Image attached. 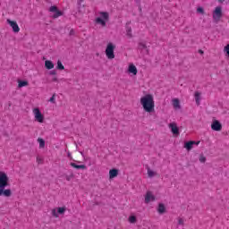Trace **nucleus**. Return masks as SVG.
I'll use <instances>...</instances> for the list:
<instances>
[{
	"label": "nucleus",
	"mask_w": 229,
	"mask_h": 229,
	"mask_svg": "<svg viewBox=\"0 0 229 229\" xmlns=\"http://www.w3.org/2000/svg\"><path fill=\"white\" fill-rule=\"evenodd\" d=\"M8 185H10V178L5 173L0 172V196H5V198L12 196V190L6 189Z\"/></svg>",
	"instance_id": "1"
},
{
	"label": "nucleus",
	"mask_w": 229,
	"mask_h": 229,
	"mask_svg": "<svg viewBox=\"0 0 229 229\" xmlns=\"http://www.w3.org/2000/svg\"><path fill=\"white\" fill-rule=\"evenodd\" d=\"M140 105H142L145 112L151 114L155 112V100L153 99V96L148 94L140 98Z\"/></svg>",
	"instance_id": "2"
},
{
	"label": "nucleus",
	"mask_w": 229,
	"mask_h": 229,
	"mask_svg": "<svg viewBox=\"0 0 229 229\" xmlns=\"http://www.w3.org/2000/svg\"><path fill=\"white\" fill-rule=\"evenodd\" d=\"M114 50L115 45L113 43H108L106 48V56L108 58V60H114V58H115V55L114 54Z\"/></svg>",
	"instance_id": "3"
},
{
	"label": "nucleus",
	"mask_w": 229,
	"mask_h": 229,
	"mask_svg": "<svg viewBox=\"0 0 229 229\" xmlns=\"http://www.w3.org/2000/svg\"><path fill=\"white\" fill-rule=\"evenodd\" d=\"M221 17H223V8H221V6H217L213 12L214 22H219L221 21Z\"/></svg>",
	"instance_id": "4"
},
{
	"label": "nucleus",
	"mask_w": 229,
	"mask_h": 229,
	"mask_svg": "<svg viewBox=\"0 0 229 229\" xmlns=\"http://www.w3.org/2000/svg\"><path fill=\"white\" fill-rule=\"evenodd\" d=\"M33 114L35 116V120L38 121V123H44V114L40 112V109L34 108Z\"/></svg>",
	"instance_id": "5"
},
{
	"label": "nucleus",
	"mask_w": 229,
	"mask_h": 229,
	"mask_svg": "<svg viewBox=\"0 0 229 229\" xmlns=\"http://www.w3.org/2000/svg\"><path fill=\"white\" fill-rule=\"evenodd\" d=\"M211 130H213L214 131H221V130H223V125L219 121L214 120L211 124Z\"/></svg>",
	"instance_id": "6"
},
{
	"label": "nucleus",
	"mask_w": 229,
	"mask_h": 229,
	"mask_svg": "<svg viewBox=\"0 0 229 229\" xmlns=\"http://www.w3.org/2000/svg\"><path fill=\"white\" fill-rule=\"evenodd\" d=\"M7 22L11 26V28L13 29V31L14 33H19V31H21V28H19V25L17 24V21H11L10 19H8Z\"/></svg>",
	"instance_id": "7"
},
{
	"label": "nucleus",
	"mask_w": 229,
	"mask_h": 229,
	"mask_svg": "<svg viewBox=\"0 0 229 229\" xmlns=\"http://www.w3.org/2000/svg\"><path fill=\"white\" fill-rule=\"evenodd\" d=\"M168 126L174 135H180V129L175 123H169Z\"/></svg>",
	"instance_id": "8"
},
{
	"label": "nucleus",
	"mask_w": 229,
	"mask_h": 229,
	"mask_svg": "<svg viewBox=\"0 0 229 229\" xmlns=\"http://www.w3.org/2000/svg\"><path fill=\"white\" fill-rule=\"evenodd\" d=\"M151 201H155V195H153V192L147 191L145 195V203L148 205V203H151Z\"/></svg>",
	"instance_id": "9"
},
{
	"label": "nucleus",
	"mask_w": 229,
	"mask_h": 229,
	"mask_svg": "<svg viewBox=\"0 0 229 229\" xmlns=\"http://www.w3.org/2000/svg\"><path fill=\"white\" fill-rule=\"evenodd\" d=\"M49 12H52L54 13V19H58V17H61L62 13L58 11L57 6H51L49 8Z\"/></svg>",
	"instance_id": "10"
},
{
	"label": "nucleus",
	"mask_w": 229,
	"mask_h": 229,
	"mask_svg": "<svg viewBox=\"0 0 229 229\" xmlns=\"http://www.w3.org/2000/svg\"><path fill=\"white\" fill-rule=\"evenodd\" d=\"M194 144L196 146H198L199 144V141H188L186 143H184V148L185 149H187V151H191V149H192V146H194Z\"/></svg>",
	"instance_id": "11"
},
{
	"label": "nucleus",
	"mask_w": 229,
	"mask_h": 229,
	"mask_svg": "<svg viewBox=\"0 0 229 229\" xmlns=\"http://www.w3.org/2000/svg\"><path fill=\"white\" fill-rule=\"evenodd\" d=\"M118 174H119V170L118 169H115V168L111 169L109 171V178H110V180H112L114 178H116V176H118Z\"/></svg>",
	"instance_id": "12"
},
{
	"label": "nucleus",
	"mask_w": 229,
	"mask_h": 229,
	"mask_svg": "<svg viewBox=\"0 0 229 229\" xmlns=\"http://www.w3.org/2000/svg\"><path fill=\"white\" fill-rule=\"evenodd\" d=\"M128 71L131 74H133L134 76H137L138 71H137V67L134 64L129 65Z\"/></svg>",
	"instance_id": "13"
},
{
	"label": "nucleus",
	"mask_w": 229,
	"mask_h": 229,
	"mask_svg": "<svg viewBox=\"0 0 229 229\" xmlns=\"http://www.w3.org/2000/svg\"><path fill=\"white\" fill-rule=\"evenodd\" d=\"M45 67L48 70L55 69V64L50 60H47L45 61Z\"/></svg>",
	"instance_id": "14"
},
{
	"label": "nucleus",
	"mask_w": 229,
	"mask_h": 229,
	"mask_svg": "<svg viewBox=\"0 0 229 229\" xmlns=\"http://www.w3.org/2000/svg\"><path fill=\"white\" fill-rule=\"evenodd\" d=\"M195 101H196V105L199 106L201 103V93H199V91L195 92Z\"/></svg>",
	"instance_id": "15"
},
{
	"label": "nucleus",
	"mask_w": 229,
	"mask_h": 229,
	"mask_svg": "<svg viewBox=\"0 0 229 229\" xmlns=\"http://www.w3.org/2000/svg\"><path fill=\"white\" fill-rule=\"evenodd\" d=\"M70 165L74 167V169H87V165H76V163H71Z\"/></svg>",
	"instance_id": "16"
},
{
	"label": "nucleus",
	"mask_w": 229,
	"mask_h": 229,
	"mask_svg": "<svg viewBox=\"0 0 229 229\" xmlns=\"http://www.w3.org/2000/svg\"><path fill=\"white\" fill-rule=\"evenodd\" d=\"M172 101H173L174 108H176V109H180L181 108V106H180V100L178 98H174Z\"/></svg>",
	"instance_id": "17"
},
{
	"label": "nucleus",
	"mask_w": 229,
	"mask_h": 229,
	"mask_svg": "<svg viewBox=\"0 0 229 229\" xmlns=\"http://www.w3.org/2000/svg\"><path fill=\"white\" fill-rule=\"evenodd\" d=\"M138 49H140V51H144V49H146L147 53H149V51L148 50V46H146L145 43H139Z\"/></svg>",
	"instance_id": "18"
},
{
	"label": "nucleus",
	"mask_w": 229,
	"mask_h": 229,
	"mask_svg": "<svg viewBox=\"0 0 229 229\" xmlns=\"http://www.w3.org/2000/svg\"><path fill=\"white\" fill-rule=\"evenodd\" d=\"M157 212L159 214H164L165 212V206H164V204H159L158 208H157Z\"/></svg>",
	"instance_id": "19"
},
{
	"label": "nucleus",
	"mask_w": 229,
	"mask_h": 229,
	"mask_svg": "<svg viewBox=\"0 0 229 229\" xmlns=\"http://www.w3.org/2000/svg\"><path fill=\"white\" fill-rule=\"evenodd\" d=\"M96 22L97 24H101V26H106V21H105V20H103V18H97L96 19Z\"/></svg>",
	"instance_id": "20"
},
{
	"label": "nucleus",
	"mask_w": 229,
	"mask_h": 229,
	"mask_svg": "<svg viewBox=\"0 0 229 229\" xmlns=\"http://www.w3.org/2000/svg\"><path fill=\"white\" fill-rule=\"evenodd\" d=\"M38 142L39 143L40 148H46V141L44 140V139L38 138Z\"/></svg>",
	"instance_id": "21"
},
{
	"label": "nucleus",
	"mask_w": 229,
	"mask_h": 229,
	"mask_svg": "<svg viewBox=\"0 0 229 229\" xmlns=\"http://www.w3.org/2000/svg\"><path fill=\"white\" fill-rule=\"evenodd\" d=\"M129 223H131V225H135V223H137V216H129Z\"/></svg>",
	"instance_id": "22"
},
{
	"label": "nucleus",
	"mask_w": 229,
	"mask_h": 229,
	"mask_svg": "<svg viewBox=\"0 0 229 229\" xmlns=\"http://www.w3.org/2000/svg\"><path fill=\"white\" fill-rule=\"evenodd\" d=\"M100 15H101V17L104 19V21H108V19H109V14H108V13H106V12H101V13H100Z\"/></svg>",
	"instance_id": "23"
},
{
	"label": "nucleus",
	"mask_w": 229,
	"mask_h": 229,
	"mask_svg": "<svg viewBox=\"0 0 229 229\" xmlns=\"http://www.w3.org/2000/svg\"><path fill=\"white\" fill-rule=\"evenodd\" d=\"M18 87L21 89L22 87H28V81H19Z\"/></svg>",
	"instance_id": "24"
},
{
	"label": "nucleus",
	"mask_w": 229,
	"mask_h": 229,
	"mask_svg": "<svg viewBox=\"0 0 229 229\" xmlns=\"http://www.w3.org/2000/svg\"><path fill=\"white\" fill-rule=\"evenodd\" d=\"M57 69L59 71H64V69H65V67L64 66V64H62V61L58 60L57 61Z\"/></svg>",
	"instance_id": "25"
},
{
	"label": "nucleus",
	"mask_w": 229,
	"mask_h": 229,
	"mask_svg": "<svg viewBox=\"0 0 229 229\" xmlns=\"http://www.w3.org/2000/svg\"><path fill=\"white\" fill-rule=\"evenodd\" d=\"M148 174L149 178H153V176H157V173H155L153 170L148 168Z\"/></svg>",
	"instance_id": "26"
},
{
	"label": "nucleus",
	"mask_w": 229,
	"mask_h": 229,
	"mask_svg": "<svg viewBox=\"0 0 229 229\" xmlns=\"http://www.w3.org/2000/svg\"><path fill=\"white\" fill-rule=\"evenodd\" d=\"M199 160L201 162V164H205V162H207V157H205L203 155H200Z\"/></svg>",
	"instance_id": "27"
},
{
	"label": "nucleus",
	"mask_w": 229,
	"mask_h": 229,
	"mask_svg": "<svg viewBox=\"0 0 229 229\" xmlns=\"http://www.w3.org/2000/svg\"><path fill=\"white\" fill-rule=\"evenodd\" d=\"M178 225L181 226H183L185 225V220H183V218L179 217L178 218Z\"/></svg>",
	"instance_id": "28"
},
{
	"label": "nucleus",
	"mask_w": 229,
	"mask_h": 229,
	"mask_svg": "<svg viewBox=\"0 0 229 229\" xmlns=\"http://www.w3.org/2000/svg\"><path fill=\"white\" fill-rule=\"evenodd\" d=\"M57 213L58 214H65V208H58Z\"/></svg>",
	"instance_id": "29"
},
{
	"label": "nucleus",
	"mask_w": 229,
	"mask_h": 229,
	"mask_svg": "<svg viewBox=\"0 0 229 229\" xmlns=\"http://www.w3.org/2000/svg\"><path fill=\"white\" fill-rule=\"evenodd\" d=\"M126 31H127V36L131 38V27L127 28Z\"/></svg>",
	"instance_id": "30"
},
{
	"label": "nucleus",
	"mask_w": 229,
	"mask_h": 229,
	"mask_svg": "<svg viewBox=\"0 0 229 229\" xmlns=\"http://www.w3.org/2000/svg\"><path fill=\"white\" fill-rule=\"evenodd\" d=\"M197 12H198V13H205V10H203V8L202 7H199L198 9H197Z\"/></svg>",
	"instance_id": "31"
},
{
	"label": "nucleus",
	"mask_w": 229,
	"mask_h": 229,
	"mask_svg": "<svg viewBox=\"0 0 229 229\" xmlns=\"http://www.w3.org/2000/svg\"><path fill=\"white\" fill-rule=\"evenodd\" d=\"M55 95L54 94V95L50 98V99H49L50 103H56V100H55Z\"/></svg>",
	"instance_id": "32"
},
{
	"label": "nucleus",
	"mask_w": 229,
	"mask_h": 229,
	"mask_svg": "<svg viewBox=\"0 0 229 229\" xmlns=\"http://www.w3.org/2000/svg\"><path fill=\"white\" fill-rule=\"evenodd\" d=\"M224 51H225V53H226V54L228 55V56H229V44L225 47Z\"/></svg>",
	"instance_id": "33"
},
{
	"label": "nucleus",
	"mask_w": 229,
	"mask_h": 229,
	"mask_svg": "<svg viewBox=\"0 0 229 229\" xmlns=\"http://www.w3.org/2000/svg\"><path fill=\"white\" fill-rule=\"evenodd\" d=\"M52 216H54V217H58V213H56V209L52 210Z\"/></svg>",
	"instance_id": "34"
},
{
	"label": "nucleus",
	"mask_w": 229,
	"mask_h": 229,
	"mask_svg": "<svg viewBox=\"0 0 229 229\" xmlns=\"http://www.w3.org/2000/svg\"><path fill=\"white\" fill-rule=\"evenodd\" d=\"M73 174H71V175H66V180L67 182H71V178H73Z\"/></svg>",
	"instance_id": "35"
},
{
	"label": "nucleus",
	"mask_w": 229,
	"mask_h": 229,
	"mask_svg": "<svg viewBox=\"0 0 229 229\" xmlns=\"http://www.w3.org/2000/svg\"><path fill=\"white\" fill-rule=\"evenodd\" d=\"M49 74H50L51 76H55V75H56V71L52 70V71H50Z\"/></svg>",
	"instance_id": "36"
},
{
	"label": "nucleus",
	"mask_w": 229,
	"mask_h": 229,
	"mask_svg": "<svg viewBox=\"0 0 229 229\" xmlns=\"http://www.w3.org/2000/svg\"><path fill=\"white\" fill-rule=\"evenodd\" d=\"M53 81H58V79H57L56 77H55V78L53 79Z\"/></svg>",
	"instance_id": "37"
},
{
	"label": "nucleus",
	"mask_w": 229,
	"mask_h": 229,
	"mask_svg": "<svg viewBox=\"0 0 229 229\" xmlns=\"http://www.w3.org/2000/svg\"><path fill=\"white\" fill-rule=\"evenodd\" d=\"M199 53L200 54V55H203V50H199Z\"/></svg>",
	"instance_id": "38"
},
{
	"label": "nucleus",
	"mask_w": 229,
	"mask_h": 229,
	"mask_svg": "<svg viewBox=\"0 0 229 229\" xmlns=\"http://www.w3.org/2000/svg\"><path fill=\"white\" fill-rule=\"evenodd\" d=\"M73 33H74V30H72L70 31V35H72Z\"/></svg>",
	"instance_id": "39"
},
{
	"label": "nucleus",
	"mask_w": 229,
	"mask_h": 229,
	"mask_svg": "<svg viewBox=\"0 0 229 229\" xmlns=\"http://www.w3.org/2000/svg\"><path fill=\"white\" fill-rule=\"evenodd\" d=\"M37 160H38V162H40L41 159H40L39 157H37Z\"/></svg>",
	"instance_id": "40"
},
{
	"label": "nucleus",
	"mask_w": 229,
	"mask_h": 229,
	"mask_svg": "<svg viewBox=\"0 0 229 229\" xmlns=\"http://www.w3.org/2000/svg\"><path fill=\"white\" fill-rule=\"evenodd\" d=\"M223 2H225V0H220V3H223Z\"/></svg>",
	"instance_id": "41"
}]
</instances>
